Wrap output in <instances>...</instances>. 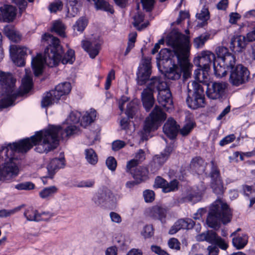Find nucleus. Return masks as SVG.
I'll return each mask as SVG.
<instances>
[{"label":"nucleus","mask_w":255,"mask_h":255,"mask_svg":"<svg viewBox=\"0 0 255 255\" xmlns=\"http://www.w3.org/2000/svg\"><path fill=\"white\" fill-rule=\"evenodd\" d=\"M78 131V128L74 125L68 126L64 131L60 127L51 125L47 129L37 131L30 138L1 147L0 148V179H8L18 175L19 169L15 162L18 159L17 153L26 152L33 145L36 146V152L47 153L57 146L60 137L64 138Z\"/></svg>","instance_id":"1"},{"label":"nucleus","mask_w":255,"mask_h":255,"mask_svg":"<svg viewBox=\"0 0 255 255\" xmlns=\"http://www.w3.org/2000/svg\"><path fill=\"white\" fill-rule=\"evenodd\" d=\"M42 39L48 41L49 44L45 49L43 56L38 53L36 57L32 58L31 66L36 76L42 74L45 64L53 67L57 65L60 62L63 64L68 63L72 64L74 62V51L69 49L63 55L64 52L58 38L50 34L45 33L42 36Z\"/></svg>","instance_id":"2"},{"label":"nucleus","mask_w":255,"mask_h":255,"mask_svg":"<svg viewBox=\"0 0 255 255\" xmlns=\"http://www.w3.org/2000/svg\"><path fill=\"white\" fill-rule=\"evenodd\" d=\"M167 45L171 46L173 50L167 48L162 49L157 57L158 61H170L175 66L178 64L185 70V74L188 75L189 56L190 43L188 37L178 32H171L166 38Z\"/></svg>","instance_id":"3"},{"label":"nucleus","mask_w":255,"mask_h":255,"mask_svg":"<svg viewBox=\"0 0 255 255\" xmlns=\"http://www.w3.org/2000/svg\"><path fill=\"white\" fill-rule=\"evenodd\" d=\"M15 79L11 74H5L0 71V94L5 97L0 100V108H6L12 106L18 96L27 93L32 87V79L26 75L22 80L21 91L15 88Z\"/></svg>","instance_id":"4"},{"label":"nucleus","mask_w":255,"mask_h":255,"mask_svg":"<svg viewBox=\"0 0 255 255\" xmlns=\"http://www.w3.org/2000/svg\"><path fill=\"white\" fill-rule=\"evenodd\" d=\"M231 218L232 213L228 205L219 196L210 207L206 223L209 227L218 230L221 222L226 224L231 221Z\"/></svg>","instance_id":"5"},{"label":"nucleus","mask_w":255,"mask_h":255,"mask_svg":"<svg viewBox=\"0 0 255 255\" xmlns=\"http://www.w3.org/2000/svg\"><path fill=\"white\" fill-rule=\"evenodd\" d=\"M71 90L69 82H64L57 85L54 90L50 91L44 94L41 101V107L46 108L57 103L61 98L68 95Z\"/></svg>","instance_id":"6"},{"label":"nucleus","mask_w":255,"mask_h":255,"mask_svg":"<svg viewBox=\"0 0 255 255\" xmlns=\"http://www.w3.org/2000/svg\"><path fill=\"white\" fill-rule=\"evenodd\" d=\"M166 118V114L159 106L156 105L145 121L143 129L144 133L142 135V140L147 139L144 137V134L149 133L150 131L157 129Z\"/></svg>","instance_id":"7"},{"label":"nucleus","mask_w":255,"mask_h":255,"mask_svg":"<svg viewBox=\"0 0 255 255\" xmlns=\"http://www.w3.org/2000/svg\"><path fill=\"white\" fill-rule=\"evenodd\" d=\"M230 71L229 82L234 86H239L249 81L250 72L248 68L242 64L236 65V62L230 67H226Z\"/></svg>","instance_id":"8"},{"label":"nucleus","mask_w":255,"mask_h":255,"mask_svg":"<svg viewBox=\"0 0 255 255\" xmlns=\"http://www.w3.org/2000/svg\"><path fill=\"white\" fill-rule=\"evenodd\" d=\"M194 93L191 98L188 96L186 99V103L188 107L193 109L203 107L205 105V96L204 90L201 85L196 81L192 82Z\"/></svg>","instance_id":"9"},{"label":"nucleus","mask_w":255,"mask_h":255,"mask_svg":"<svg viewBox=\"0 0 255 255\" xmlns=\"http://www.w3.org/2000/svg\"><path fill=\"white\" fill-rule=\"evenodd\" d=\"M175 148L173 143L166 146L164 150L159 154L154 155L149 164V169L152 173H156L169 158Z\"/></svg>","instance_id":"10"},{"label":"nucleus","mask_w":255,"mask_h":255,"mask_svg":"<svg viewBox=\"0 0 255 255\" xmlns=\"http://www.w3.org/2000/svg\"><path fill=\"white\" fill-rule=\"evenodd\" d=\"M151 72L150 59L148 58L143 59L142 63L138 67L136 73L137 84L140 86L144 85L149 79Z\"/></svg>","instance_id":"11"},{"label":"nucleus","mask_w":255,"mask_h":255,"mask_svg":"<svg viewBox=\"0 0 255 255\" xmlns=\"http://www.w3.org/2000/svg\"><path fill=\"white\" fill-rule=\"evenodd\" d=\"M31 53V51L26 47L12 45L9 47L11 58L13 63L18 66H23L25 64V56L27 52Z\"/></svg>","instance_id":"12"},{"label":"nucleus","mask_w":255,"mask_h":255,"mask_svg":"<svg viewBox=\"0 0 255 255\" xmlns=\"http://www.w3.org/2000/svg\"><path fill=\"white\" fill-rule=\"evenodd\" d=\"M211 164L212 167L210 172L211 186L214 193L218 196H221L223 195L224 189L223 182L221 179L220 171L217 166L215 165L213 161H211Z\"/></svg>","instance_id":"13"},{"label":"nucleus","mask_w":255,"mask_h":255,"mask_svg":"<svg viewBox=\"0 0 255 255\" xmlns=\"http://www.w3.org/2000/svg\"><path fill=\"white\" fill-rule=\"evenodd\" d=\"M216 60L215 55L212 52L209 51H202L197 57V59H194V64L200 68L205 69H210V66L211 63H214Z\"/></svg>","instance_id":"14"},{"label":"nucleus","mask_w":255,"mask_h":255,"mask_svg":"<svg viewBox=\"0 0 255 255\" xmlns=\"http://www.w3.org/2000/svg\"><path fill=\"white\" fill-rule=\"evenodd\" d=\"M226 88L227 84L225 83L214 82L212 84L211 87L208 85L207 95L212 99H220L224 95Z\"/></svg>","instance_id":"15"},{"label":"nucleus","mask_w":255,"mask_h":255,"mask_svg":"<svg viewBox=\"0 0 255 255\" xmlns=\"http://www.w3.org/2000/svg\"><path fill=\"white\" fill-rule=\"evenodd\" d=\"M157 101L166 111L173 108L172 95L168 87L158 92Z\"/></svg>","instance_id":"16"},{"label":"nucleus","mask_w":255,"mask_h":255,"mask_svg":"<svg viewBox=\"0 0 255 255\" xmlns=\"http://www.w3.org/2000/svg\"><path fill=\"white\" fill-rule=\"evenodd\" d=\"M188 67V75L185 74V70H184L178 64H176L175 66L172 65L173 67L169 69V70L166 73V77L171 80H178L181 76V73H183V77L185 79L188 78L191 74V68L192 65L189 62Z\"/></svg>","instance_id":"17"},{"label":"nucleus","mask_w":255,"mask_h":255,"mask_svg":"<svg viewBox=\"0 0 255 255\" xmlns=\"http://www.w3.org/2000/svg\"><path fill=\"white\" fill-rule=\"evenodd\" d=\"M101 42L99 40L95 41H82V47L90 57L94 59L98 55L101 49Z\"/></svg>","instance_id":"18"},{"label":"nucleus","mask_w":255,"mask_h":255,"mask_svg":"<svg viewBox=\"0 0 255 255\" xmlns=\"http://www.w3.org/2000/svg\"><path fill=\"white\" fill-rule=\"evenodd\" d=\"M216 53L219 60L226 67H230L236 61L234 55L229 53L225 47H219L216 49Z\"/></svg>","instance_id":"19"},{"label":"nucleus","mask_w":255,"mask_h":255,"mask_svg":"<svg viewBox=\"0 0 255 255\" xmlns=\"http://www.w3.org/2000/svg\"><path fill=\"white\" fill-rule=\"evenodd\" d=\"M65 165V160L63 157L59 158H53L47 165V169L48 173V177L50 178H52L54 175L57 171L64 167Z\"/></svg>","instance_id":"20"},{"label":"nucleus","mask_w":255,"mask_h":255,"mask_svg":"<svg viewBox=\"0 0 255 255\" xmlns=\"http://www.w3.org/2000/svg\"><path fill=\"white\" fill-rule=\"evenodd\" d=\"M194 225V222L191 219H180L172 226L169 231V234L173 235L181 229H191Z\"/></svg>","instance_id":"21"},{"label":"nucleus","mask_w":255,"mask_h":255,"mask_svg":"<svg viewBox=\"0 0 255 255\" xmlns=\"http://www.w3.org/2000/svg\"><path fill=\"white\" fill-rule=\"evenodd\" d=\"M194 225V222L191 219H180L172 226L169 231V234L173 235L181 229H191Z\"/></svg>","instance_id":"22"},{"label":"nucleus","mask_w":255,"mask_h":255,"mask_svg":"<svg viewBox=\"0 0 255 255\" xmlns=\"http://www.w3.org/2000/svg\"><path fill=\"white\" fill-rule=\"evenodd\" d=\"M179 126L172 118H169L163 127V132L170 138H175L178 131Z\"/></svg>","instance_id":"23"},{"label":"nucleus","mask_w":255,"mask_h":255,"mask_svg":"<svg viewBox=\"0 0 255 255\" xmlns=\"http://www.w3.org/2000/svg\"><path fill=\"white\" fill-rule=\"evenodd\" d=\"M246 37L242 35H235L231 40L230 48L234 52H241L245 48Z\"/></svg>","instance_id":"24"},{"label":"nucleus","mask_w":255,"mask_h":255,"mask_svg":"<svg viewBox=\"0 0 255 255\" xmlns=\"http://www.w3.org/2000/svg\"><path fill=\"white\" fill-rule=\"evenodd\" d=\"M167 87L166 83L162 80L159 77H152L149 80V83L146 88L149 89L152 93L156 91L158 92L165 90Z\"/></svg>","instance_id":"25"},{"label":"nucleus","mask_w":255,"mask_h":255,"mask_svg":"<svg viewBox=\"0 0 255 255\" xmlns=\"http://www.w3.org/2000/svg\"><path fill=\"white\" fill-rule=\"evenodd\" d=\"M141 96L143 106L146 112H149L155 103L153 93L149 89H144Z\"/></svg>","instance_id":"26"},{"label":"nucleus","mask_w":255,"mask_h":255,"mask_svg":"<svg viewBox=\"0 0 255 255\" xmlns=\"http://www.w3.org/2000/svg\"><path fill=\"white\" fill-rule=\"evenodd\" d=\"M0 11L3 19L5 21H12L16 16V9L12 5H4L0 7Z\"/></svg>","instance_id":"27"},{"label":"nucleus","mask_w":255,"mask_h":255,"mask_svg":"<svg viewBox=\"0 0 255 255\" xmlns=\"http://www.w3.org/2000/svg\"><path fill=\"white\" fill-rule=\"evenodd\" d=\"M219 237L215 232L210 230L197 235L196 239L199 242L206 241L209 243L215 244Z\"/></svg>","instance_id":"28"},{"label":"nucleus","mask_w":255,"mask_h":255,"mask_svg":"<svg viewBox=\"0 0 255 255\" xmlns=\"http://www.w3.org/2000/svg\"><path fill=\"white\" fill-rule=\"evenodd\" d=\"M112 194L109 190H101L93 197L92 200L96 205L100 206L108 201Z\"/></svg>","instance_id":"29"},{"label":"nucleus","mask_w":255,"mask_h":255,"mask_svg":"<svg viewBox=\"0 0 255 255\" xmlns=\"http://www.w3.org/2000/svg\"><path fill=\"white\" fill-rule=\"evenodd\" d=\"M148 172V169L146 167L138 166L135 168L131 174L133 178L137 181V182L141 183L147 178Z\"/></svg>","instance_id":"30"},{"label":"nucleus","mask_w":255,"mask_h":255,"mask_svg":"<svg viewBox=\"0 0 255 255\" xmlns=\"http://www.w3.org/2000/svg\"><path fill=\"white\" fill-rule=\"evenodd\" d=\"M167 211L164 208L160 206H154L150 210L149 216L154 219L159 220L163 222L166 217Z\"/></svg>","instance_id":"31"},{"label":"nucleus","mask_w":255,"mask_h":255,"mask_svg":"<svg viewBox=\"0 0 255 255\" xmlns=\"http://www.w3.org/2000/svg\"><path fill=\"white\" fill-rule=\"evenodd\" d=\"M207 163L200 157L194 158L191 162L190 167L194 170L198 174H200L205 170Z\"/></svg>","instance_id":"32"},{"label":"nucleus","mask_w":255,"mask_h":255,"mask_svg":"<svg viewBox=\"0 0 255 255\" xmlns=\"http://www.w3.org/2000/svg\"><path fill=\"white\" fill-rule=\"evenodd\" d=\"M209 69H198L194 71V78L199 83L207 85L209 81L208 71Z\"/></svg>","instance_id":"33"},{"label":"nucleus","mask_w":255,"mask_h":255,"mask_svg":"<svg viewBox=\"0 0 255 255\" xmlns=\"http://www.w3.org/2000/svg\"><path fill=\"white\" fill-rule=\"evenodd\" d=\"M96 117V111L95 110L91 109L89 112H86L81 120V126L86 128L95 120Z\"/></svg>","instance_id":"34"},{"label":"nucleus","mask_w":255,"mask_h":255,"mask_svg":"<svg viewBox=\"0 0 255 255\" xmlns=\"http://www.w3.org/2000/svg\"><path fill=\"white\" fill-rule=\"evenodd\" d=\"M202 194V193L201 192H196L195 191H190L181 200L184 202H188L195 203L201 200Z\"/></svg>","instance_id":"35"},{"label":"nucleus","mask_w":255,"mask_h":255,"mask_svg":"<svg viewBox=\"0 0 255 255\" xmlns=\"http://www.w3.org/2000/svg\"><path fill=\"white\" fill-rule=\"evenodd\" d=\"M39 215V213L37 210L31 207L27 208L24 213V216L29 221H41V219L39 218L40 215Z\"/></svg>","instance_id":"36"},{"label":"nucleus","mask_w":255,"mask_h":255,"mask_svg":"<svg viewBox=\"0 0 255 255\" xmlns=\"http://www.w3.org/2000/svg\"><path fill=\"white\" fill-rule=\"evenodd\" d=\"M144 17V15L139 12H137L133 17L134 22H133V24L139 31H141L149 25L148 21H146L144 23L139 25V24L143 21Z\"/></svg>","instance_id":"37"},{"label":"nucleus","mask_w":255,"mask_h":255,"mask_svg":"<svg viewBox=\"0 0 255 255\" xmlns=\"http://www.w3.org/2000/svg\"><path fill=\"white\" fill-rule=\"evenodd\" d=\"M214 74L217 77L221 78L227 75L229 71L226 66L224 65L221 61L216 64V62L213 64Z\"/></svg>","instance_id":"38"},{"label":"nucleus","mask_w":255,"mask_h":255,"mask_svg":"<svg viewBox=\"0 0 255 255\" xmlns=\"http://www.w3.org/2000/svg\"><path fill=\"white\" fill-rule=\"evenodd\" d=\"M85 155L86 161L89 164L95 165L98 162V155L92 148L86 149L85 150Z\"/></svg>","instance_id":"39"},{"label":"nucleus","mask_w":255,"mask_h":255,"mask_svg":"<svg viewBox=\"0 0 255 255\" xmlns=\"http://www.w3.org/2000/svg\"><path fill=\"white\" fill-rule=\"evenodd\" d=\"M58 191V188L55 186H52L43 189L39 192L40 197L42 199H48L53 197Z\"/></svg>","instance_id":"40"},{"label":"nucleus","mask_w":255,"mask_h":255,"mask_svg":"<svg viewBox=\"0 0 255 255\" xmlns=\"http://www.w3.org/2000/svg\"><path fill=\"white\" fill-rule=\"evenodd\" d=\"M81 0H68V3L70 7H68V13L72 16H75L79 11V7L81 5Z\"/></svg>","instance_id":"41"},{"label":"nucleus","mask_w":255,"mask_h":255,"mask_svg":"<svg viewBox=\"0 0 255 255\" xmlns=\"http://www.w3.org/2000/svg\"><path fill=\"white\" fill-rule=\"evenodd\" d=\"M233 246L238 250L244 248L248 243V237L246 235L238 236L232 240Z\"/></svg>","instance_id":"42"},{"label":"nucleus","mask_w":255,"mask_h":255,"mask_svg":"<svg viewBox=\"0 0 255 255\" xmlns=\"http://www.w3.org/2000/svg\"><path fill=\"white\" fill-rule=\"evenodd\" d=\"M211 34L208 33H205L201 34L199 36L196 37L194 40V46L196 48H202L205 44V43L210 38Z\"/></svg>","instance_id":"43"},{"label":"nucleus","mask_w":255,"mask_h":255,"mask_svg":"<svg viewBox=\"0 0 255 255\" xmlns=\"http://www.w3.org/2000/svg\"><path fill=\"white\" fill-rule=\"evenodd\" d=\"M4 31L6 36L12 41L17 42L20 40V36L12 27H5L4 28Z\"/></svg>","instance_id":"44"},{"label":"nucleus","mask_w":255,"mask_h":255,"mask_svg":"<svg viewBox=\"0 0 255 255\" xmlns=\"http://www.w3.org/2000/svg\"><path fill=\"white\" fill-rule=\"evenodd\" d=\"M65 26L60 20L55 21L52 24L51 31L55 32L61 37H65Z\"/></svg>","instance_id":"45"},{"label":"nucleus","mask_w":255,"mask_h":255,"mask_svg":"<svg viewBox=\"0 0 255 255\" xmlns=\"http://www.w3.org/2000/svg\"><path fill=\"white\" fill-rule=\"evenodd\" d=\"M88 23V19L85 17H81L77 20L73 25L74 30L82 32L87 26Z\"/></svg>","instance_id":"46"},{"label":"nucleus","mask_w":255,"mask_h":255,"mask_svg":"<svg viewBox=\"0 0 255 255\" xmlns=\"http://www.w3.org/2000/svg\"><path fill=\"white\" fill-rule=\"evenodd\" d=\"M137 109L138 105L134 102H131L128 104L126 114L128 118H133Z\"/></svg>","instance_id":"47"},{"label":"nucleus","mask_w":255,"mask_h":255,"mask_svg":"<svg viewBox=\"0 0 255 255\" xmlns=\"http://www.w3.org/2000/svg\"><path fill=\"white\" fill-rule=\"evenodd\" d=\"M197 19L204 22L207 21L210 18V13L208 7L204 5L201 11L196 14Z\"/></svg>","instance_id":"48"},{"label":"nucleus","mask_w":255,"mask_h":255,"mask_svg":"<svg viewBox=\"0 0 255 255\" xmlns=\"http://www.w3.org/2000/svg\"><path fill=\"white\" fill-rule=\"evenodd\" d=\"M22 206L23 205L19 206L11 210H0V218L9 217L11 215L15 214L21 210Z\"/></svg>","instance_id":"49"},{"label":"nucleus","mask_w":255,"mask_h":255,"mask_svg":"<svg viewBox=\"0 0 255 255\" xmlns=\"http://www.w3.org/2000/svg\"><path fill=\"white\" fill-rule=\"evenodd\" d=\"M178 182L176 180H174L170 182L166 181L165 186H164L163 192L168 193L174 191L177 189Z\"/></svg>","instance_id":"50"},{"label":"nucleus","mask_w":255,"mask_h":255,"mask_svg":"<svg viewBox=\"0 0 255 255\" xmlns=\"http://www.w3.org/2000/svg\"><path fill=\"white\" fill-rule=\"evenodd\" d=\"M141 234L145 239L151 238L154 235V229L152 225H146L144 226Z\"/></svg>","instance_id":"51"},{"label":"nucleus","mask_w":255,"mask_h":255,"mask_svg":"<svg viewBox=\"0 0 255 255\" xmlns=\"http://www.w3.org/2000/svg\"><path fill=\"white\" fill-rule=\"evenodd\" d=\"M81 117V113L78 111H73L72 112L68 118L67 122L68 123L71 122L73 124H76L79 123L80 120V118Z\"/></svg>","instance_id":"52"},{"label":"nucleus","mask_w":255,"mask_h":255,"mask_svg":"<svg viewBox=\"0 0 255 255\" xmlns=\"http://www.w3.org/2000/svg\"><path fill=\"white\" fill-rule=\"evenodd\" d=\"M35 185L31 182H25L17 184L15 188L19 190H29L34 188Z\"/></svg>","instance_id":"53"},{"label":"nucleus","mask_w":255,"mask_h":255,"mask_svg":"<svg viewBox=\"0 0 255 255\" xmlns=\"http://www.w3.org/2000/svg\"><path fill=\"white\" fill-rule=\"evenodd\" d=\"M62 7V2L60 0H55L49 5V9L51 12H56L61 10Z\"/></svg>","instance_id":"54"},{"label":"nucleus","mask_w":255,"mask_h":255,"mask_svg":"<svg viewBox=\"0 0 255 255\" xmlns=\"http://www.w3.org/2000/svg\"><path fill=\"white\" fill-rule=\"evenodd\" d=\"M106 164L109 170L115 171L117 168V162L114 157L110 156L106 159Z\"/></svg>","instance_id":"55"},{"label":"nucleus","mask_w":255,"mask_h":255,"mask_svg":"<svg viewBox=\"0 0 255 255\" xmlns=\"http://www.w3.org/2000/svg\"><path fill=\"white\" fill-rule=\"evenodd\" d=\"M194 127V124L193 122H188L180 129V132L183 136H186L191 131Z\"/></svg>","instance_id":"56"},{"label":"nucleus","mask_w":255,"mask_h":255,"mask_svg":"<svg viewBox=\"0 0 255 255\" xmlns=\"http://www.w3.org/2000/svg\"><path fill=\"white\" fill-rule=\"evenodd\" d=\"M144 9L147 11H150L152 10L155 2V0H141Z\"/></svg>","instance_id":"57"},{"label":"nucleus","mask_w":255,"mask_h":255,"mask_svg":"<svg viewBox=\"0 0 255 255\" xmlns=\"http://www.w3.org/2000/svg\"><path fill=\"white\" fill-rule=\"evenodd\" d=\"M236 138V136L234 134H231L225 136L223 138L219 143L221 146H223L227 144L233 142Z\"/></svg>","instance_id":"58"},{"label":"nucleus","mask_w":255,"mask_h":255,"mask_svg":"<svg viewBox=\"0 0 255 255\" xmlns=\"http://www.w3.org/2000/svg\"><path fill=\"white\" fill-rule=\"evenodd\" d=\"M115 72L114 70H111L108 74V75L107 77L105 87V88L106 90H108L111 85L112 80L115 79Z\"/></svg>","instance_id":"59"},{"label":"nucleus","mask_w":255,"mask_h":255,"mask_svg":"<svg viewBox=\"0 0 255 255\" xmlns=\"http://www.w3.org/2000/svg\"><path fill=\"white\" fill-rule=\"evenodd\" d=\"M143 196L146 202H151L154 199V193L152 190H146L143 192Z\"/></svg>","instance_id":"60"},{"label":"nucleus","mask_w":255,"mask_h":255,"mask_svg":"<svg viewBox=\"0 0 255 255\" xmlns=\"http://www.w3.org/2000/svg\"><path fill=\"white\" fill-rule=\"evenodd\" d=\"M168 246L170 248L179 250L180 249V243L177 239L175 238L170 239L168 242Z\"/></svg>","instance_id":"61"},{"label":"nucleus","mask_w":255,"mask_h":255,"mask_svg":"<svg viewBox=\"0 0 255 255\" xmlns=\"http://www.w3.org/2000/svg\"><path fill=\"white\" fill-rule=\"evenodd\" d=\"M95 184V181L93 180H83L80 182L77 185L79 188H90L94 186Z\"/></svg>","instance_id":"62"},{"label":"nucleus","mask_w":255,"mask_h":255,"mask_svg":"<svg viewBox=\"0 0 255 255\" xmlns=\"http://www.w3.org/2000/svg\"><path fill=\"white\" fill-rule=\"evenodd\" d=\"M126 145L124 141L117 140L114 141L112 143V149L114 151H117L123 148Z\"/></svg>","instance_id":"63"},{"label":"nucleus","mask_w":255,"mask_h":255,"mask_svg":"<svg viewBox=\"0 0 255 255\" xmlns=\"http://www.w3.org/2000/svg\"><path fill=\"white\" fill-rule=\"evenodd\" d=\"M151 250L153 252L158 255H169L166 251L162 250L160 247L157 246H151Z\"/></svg>","instance_id":"64"}]
</instances>
